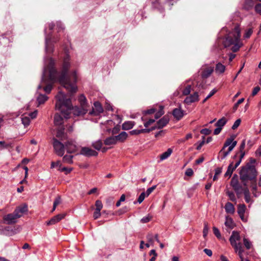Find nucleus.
I'll list each match as a JSON object with an SVG mask.
<instances>
[{"label":"nucleus","instance_id":"nucleus-1","mask_svg":"<svg viewBox=\"0 0 261 261\" xmlns=\"http://www.w3.org/2000/svg\"><path fill=\"white\" fill-rule=\"evenodd\" d=\"M69 57L68 55L64 59L62 70L61 73L56 71L54 67L55 61L52 58L44 59V68L43 72L42 80L38 89L43 88L44 91L49 93L52 89V85L49 83L48 80L46 79L47 74H49V81L50 82L59 81L60 83L69 92V96L75 93L77 90L76 82L77 76L76 71H73L69 75L67 72L70 67Z\"/></svg>","mask_w":261,"mask_h":261},{"label":"nucleus","instance_id":"nucleus-2","mask_svg":"<svg viewBox=\"0 0 261 261\" xmlns=\"http://www.w3.org/2000/svg\"><path fill=\"white\" fill-rule=\"evenodd\" d=\"M56 109L60 111L62 115L66 119L69 117L71 111L76 116L83 115L88 111L89 107L85 96L81 94L79 97V101L81 108L73 107L70 98H67L66 95L61 91H59L56 96Z\"/></svg>","mask_w":261,"mask_h":261},{"label":"nucleus","instance_id":"nucleus-3","mask_svg":"<svg viewBox=\"0 0 261 261\" xmlns=\"http://www.w3.org/2000/svg\"><path fill=\"white\" fill-rule=\"evenodd\" d=\"M241 31L239 25H236L233 30L230 33L223 41L225 47L233 45L231 48L232 51L236 52L242 45L240 41Z\"/></svg>","mask_w":261,"mask_h":261},{"label":"nucleus","instance_id":"nucleus-4","mask_svg":"<svg viewBox=\"0 0 261 261\" xmlns=\"http://www.w3.org/2000/svg\"><path fill=\"white\" fill-rule=\"evenodd\" d=\"M239 174L242 184L246 187L248 180L253 181L255 179L256 177L255 168L253 165L248 163L245 166L242 167Z\"/></svg>","mask_w":261,"mask_h":261},{"label":"nucleus","instance_id":"nucleus-5","mask_svg":"<svg viewBox=\"0 0 261 261\" xmlns=\"http://www.w3.org/2000/svg\"><path fill=\"white\" fill-rule=\"evenodd\" d=\"M230 185L238 195L241 194L242 193L243 187L239 182L238 175H233L231 180Z\"/></svg>","mask_w":261,"mask_h":261},{"label":"nucleus","instance_id":"nucleus-6","mask_svg":"<svg viewBox=\"0 0 261 261\" xmlns=\"http://www.w3.org/2000/svg\"><path fill=\"white\" fill-rule=\"evenodd\" d=\"M241 237L239 232L233 231L232 234L229 238V241L231 246L234 248V249H238V248L241 247L242 245L240 243H237V241H240Z\"/></svg>","mask_w":261,"mask_h":261},{"label":"nucleus","instance_id":"nucleus-7","mask_svg":"<svg viewBox=\"0 0 261 261\" xmlns=\"http://www.w3.org/2000/svg\"><path fill=\"white\" fill-rule=\"evenodd\" d=\"M53 146L56 153L60 156L64 154L65 147L64 145L56 139H54Z\"/></svg>","mask_w":261,"mask_h":261},{"label":"nucleus","instance_id":"nucleus-8","mask_svg":"<svg viewBox=\"0 0 261 261\" xmlns=\"http://www.w3.org/2000/svg\"><path fill=\"white\" fill-rule=\"evenodd\" d=\"M18 218H19V216L17 215L14 211L13 213L9 214L4 216L3 220L6 224H12L16 223Z\"/></svg>","mask_w":261,"mask_h":261},{"label":"nucleus","instance_id":"nucleus-9","mask_svg":"<svg viewBox=\"0 0 261 261\" xmlns=\"http://www.w3.org/2000/svg\"><path fill=\"white\" fill-rule=\"evenodd\" d=\"M201 75L203 79H207L208 77L214 71V68L212 66H209L207 65L202 66L201 68Z\"/></svg>","mask_w":261,"mask_h":261},{"label":"nucleus","instance_id":"nucleus-10","mask_svg":"<svg viewBox=\"0 0 261 261\" xmlns=\"http://www.w3.org/2000/svg\"><path fill=\"white\" fill-rule=\"evenodd\" d=\"M234 139L233 137H231L227 139L225 142L224 143L223 146L224 148H225L228 146V150L227 151L229 153H230V152L233 150L237 144V142L234 141Z\"/></svg>","mask_w":261,"mask_h":261},{"label":"nucleus","instance_id":"nucleus-11","mask_svg":"<svg viewBox=\"0 0 261 261\" xmlns=\"http://www.w3.org/2000/svg\"><path fill=\"white\" fill-rule=\"evenodd\" d=\"M103 108L101 104L98 101L94 103V108L92 110L89 112L90 115H98L103 112Z\"/></svg>","mask_w":261,"mask_h":261},{"label":"nucleus","instance_id":"nucleus-12","mask_svg":"<svg viewBox=\"0 0 261 261\" xmlns=\"http://www.w3.org/2000/svg\"><path fill=\"white\" fill-rule=\"evenodd\" d=\"M241 160H239L234 165H233V163H231L229 166H228L227 170L226 172H225L224 176L225 177H230L233 171L236 170V169L239 166V165L241 163Z\"/></svg>","mask_w":261,"mask_h":261},{"label":"nucleus","instance_id":"nucleus-13","mask_svg":"<svg viewBox=\"0 0 261 261\" xmlns=\"http://www.w3.org/2000/svg\"><path fill=\"white\" fill-rule=\"evenodd\" d=\"M80 154L87 156H97L98 153L96 151L93 150L89 147H82L81 149Z\"/></svg>","mask_w":261,"mask_h":261},{"label":"nucleus","instance_id":"nucleus-14","mask_svg":"<svg viewBox=\"0 0 261 261\" xmlns=\"http://www.w3.org/2000/svg\"><path fill=\"white\" fill-rule=\"evenodd\" d=\"M66 216V214H60L53 217L49 221L46 222L47 225H54L60 222L62 219H64Z\"/></svg>","mask_w":261,"mask_h":261},{"label":"nucleus","instance_id":"nucleus-15","mask_svg":"<svg viewBox=\"0 0 261 261\" xmlns=\"http://www.w3.org/2000/svg\"><path fill=\"white\" fill-rule=\"evenodd\" d=\"M169 121V117L167 116H165L157 122L156 125L155 126L152 127V128H155V129L162 128L166 126L168 123Z\"/></svg>","mask_w":261,"mask_h":261},{"label":"nucleus","instance_id":"nucleus-16","mask_svg":"<svg viewBox=\"0 0 261 261\" xmlns=\"http://www.w3.org/2000/svg\"><path fill=\"white\" fill-rule=\"evenodd\" d=\"M28 211V206L27 204L21 205L15 210V213L20 218L23 215Z\"/></svg>","mask_w":261,"mask_h":261},{"label":"nucleus","instance_id":"nucleus-17","mask_svg":"<svg viewBox=\"0 0 261 261\" xmlns=\"http://www.w3.org/2000/svg\"><path fill=\"white\" fill-rule=\"evenodd\" d=\"M198 94L197 92H195L193 94L187 96L184 100L185 103L187 104H190L198 100Z\"/></svg>","mask_w":261,"mask_h":261},{"label":"nucleus","instance_id":"nucleus-18","mask_svg":"<svg viewBox=\"0 0 261 261\" xmlns=\"http://www.w3.org/2000/svg\"><path fill=\"white\" fill-rule=\"evenodd\" d=\"M66 149L68 152L72 153L76 150V146L72 141H68L65 144Z\"/></svg>","mask_w":261,"mask_h":261},{"label":"nucleus","instance_id":"nucleus-19","mask_svg":"<svg viewBox=\"0 0 261 261\" xmlns=\"http://www.w3.org/2000/svg\"><path fill=\"white\" fill-rule=\"evenodd\" d=\"M172 114L177 120H179L184 116V111L180 108H175L173 110Z\"/></svg>","mask_w":261,"mask_h":261},{"label":"nucleus","instance_id":"nucleus-20","mask_svg":"<svg viewBox=\"0 0 261 261\" xmlns=\"http://www.w3.org/2000/svg\"><path fill=\"white\" fill-rule=\"evenodd\" d=\"M154 129H155V128L134 129L130 132V134L132 135H137L141 133H148Z\"/></svg>","mask_w":261,"mask_h":261},{"label":"nucleus","instance_id":"nucleus-21","mask_svg":"<svg viewBox=\"0 0 261 261\" xmlns=\"http://www.w3.org/2000/svg\"><path fill=\"white\" fill-rule=\"evenodd\" d=\"M45 51L46 54H51L54 51V48L50 39L46 37L45 39Z\"/></svg>","mask_w":261,"mask_h":261},{"label":"nucleus","instance_id":"nucleus-22","mask_svg":"<svg viewBox=\"0 0 261 261\" xmlns=\"http://www.w3.org/2000/svg\"><path fill=\"white\" fill-rule=\"evenodd\" d=\"M226 69L225 66L223 65L221 63L218 62L216 65L215 72L218 74L223 73Z\"/></svg>","mask_w":261,"mask_h":261},{"label":"nucleus","instance_id":"nucleus-23","mask_svg":"<svg viewBox=\"0 0 261 261\" xmlns=\"http://www.w3.org/2000/svg\"><path fill=\"white\" fill-rule=\"evenodd\" d=\"M225 210L227 213L230 214H233L235 212V208L233 205L229 202L226 203Z\"/></svg>","mask_w":261,"mask_h":261},{"label":"nucleus","instance_id":"nucleus-24","mask_svg":"<svg viewBox=\"0 0 261 261\" xmlns=\"http://www.w3.org/2000/svg\"><path fill=\"white\" fill-rule=\"evenodd\" d=\"M54 123L56 125H60L63 123V117L59 114H56L54 117Z\"/></svg>","mask_w":261,"mask_h":261},{"label":"nucleus","instance_id":"nucleus-25","mask_svg":"<svg viewBox=\"0 0 261 261\" xmlns=\"http://www.w3.org/2000/svg\"><path fill=\"white\" fill-rule=\"evenodd\" d=\"M117 141L115 136L110 137L105 140V144L107 145H113L116 144Z\"/></svg>","mask_w":261,"mask_h":261},{"label":"nucleus","instance_id":"nucleus-26","mask_svg":"<svg viewBox=\"0 0 261 261\" xmlns=\"http://www.w3.org/2000/svg\"><path fill=\"white\" fill-rule=\"evenodd\" d=\"M225 225L230 229H232L234 226V224L232 219L229 217H226Z\"/></svg>","mask_w":261,"mask_h":261},{"label":"nucleus","instance_id":"nucleus-27","mask_svg":"<svg viewBox=\"0 0 261 261\" xmlns=\"http://www.w3.org/2000/svg\"><path fill=\"white\" fill-rule=\"evenodd\" d=\"M245 144H246V141H245V140H243L242 141V143L240 146V152L241 153V154H240V159L239 160H241V161H242V159L243 158V157L245 155V151H244V149L245 148Z\"/></svg>","mask_w":261,"mask_h":261},{"label":"nucleus","instance_id":"nucleus-28","mask_svg":"<svg viewBox=\"0 0 261 261\" xmlns=\"http://www.w3.org/2000/svg\"><path fill=\"white\" fill-rule=\"evenodd\" d=\"M135 124L134 122L132 121H128L125 122L122 124V128L125 130H128L133 128Z\"/></svg>","mask_w":261,"mask_h":261},{"label":"nucleus","instance_id":"nucleus-29","mask_svg":"<svg viewBox=\"0 0 261 261\" xmlns=\"http://www.w3.org/2000/svg\"><path fill=\"white\" fill-rule=\"evenodd\" d=\"M47 99L48 97L43 94H39L37 97V101L39 105L44 103Z\"/></svg>","mask_w":261,"mask_h":261},{"label":"nucleus","instance_id":"nucleus-30","mask_svg":"<svg viewBox=\"0 0 261 261\" xmlns=\"http://www.w3.org/2000/svg\"><path fill=\"white\" fill-rule=\"evenodd\" d=\"M172 150L171 148H168L167 150L164 153H163L160 155V160L161 161H163L166 159H167L172 153Z\"/></svg>","mask_w":261,"mask_h":261},{"label":"nucleus","instance_id":"nucleus-31","mask_svg":"<svg viewBox=\"0 0 261 261\" xmlns=\"http://www.w3.org/2000/svg\"><path fill=\"white\" fill-rule=\"evenodd\" d=\"M227 121V119L223 117L222 118L218 120V121L216 123L215 125L217 127H219L222 128L223 126L226 123Z\"/></svg>","mask_w":261,"mask_h":261},{"label":"nucleus","instance_id":"nucleus-32","mask_svg":"<svg viewBox=\"0 0 261 261\" xmlns=\"http://www.w3.org/2000/svg\"><path fill=\"white\" fill-rule=\"evenodd\" d=\"M127 134L126 132H122L120 134L116 136L115 137L117 141H123L127 138Z\"/></svg>","mask_w":261,"mask_h":261},{"label":"nucleus","instance_id":"nucleus-33","mask_svg":"<svg viewBox=\"0 0 261 261\" xmlns=\"http://www.w3.org/2000/svg\"><path fill=\"white\" fill-rule=\"evenodd\" d=\"M254 3L252 0H246L243 8L246 10H250L253 7Z\"/></svg>","mask_w":261,"mask_h":261},{"label":"nucleus","instance_id":"nucleus-34","mask_svg":"<svg viewBox=\"0 0 261 261\" xmlns=\"http://www.w3.org/2000/svg\"><path fill=\"white\" fill-rule=\"evenodd\" d=\"M229 153L227 151L225 150L224 147L219 151L218 159H220L221 160L224 159Z\"/></svg>","mask_w":261,"mask_h":261},{"label":"nucleus","instance_id":"nucleus-35","mask_svg":"<svg viewBox=\"0 0 261 261\" xmlns=\"http://www.w3.org/2000/svg\"><path fill=\"white\" fill-rule=\"evenodd\" d=\"M13 145L12 143L0 141V150L8 148L9 147H13Z\"/></svg>","mask_w":261,"mask_h":261},{"label":"nucleus","instance_id":"nucleus-36","mask_svg":"<svg viewBox=\"0 0 261 261\" xmlns=\"http://www.w3.org/2000/svg\"><path fill=\"white\" fill-rule=\"evenodd\" d=\"M245 205L244 204L240 205L238 208V213L240 216H244L245 212Z\"/></svg>","mask_w":261,"mask_h":261},{"label":"nucleus","instance_id":"nucleus-37","mask_svg":"<svg viewBox=\"0 0 261 261\" xmlns=\"http://www.w3.org/2000/svg\"><path fill=\"white\" fill-rule=\"evenodd\" d=\"M102 142L100 140H98L92 143V146L96 150H99L102 147Z\"/></svg>","mask_w":261,"mask_h":261},{"label":"nucleus","instance_id":"nucleus-38","mask_svg":"<svg viewBox=\"0 0 261 261\" xmlns=\"http://www.w3.org/2000/svg\"><path fill=\"white\" fill-rule=\"evenodd\" d=\"M73 155H66L63 158V161L65 163L71 164L72 163Z\"/></svg>","mask_w":261,"mask_h":261},{"label":"nucleus","instance_id":"nucleus-39","mask_svg":"<svg viewBox=\"0 0 261 261\" xmlns=\"http://www.w3.org/2000/svg\"><path fill=\"white\" fill-rule=\"evenodd\" d=\"M21 121L22 123L24 125V126H27L30 124V119L29 117L23 116L21 118Z\"/></svg>","mask_w":261,"mask_h":261},{"label":"nucleus","instance_id":"nucleus-40","mask_svg":"<svg viewBox=\"0 0 261 261\" xmlns=\"http://www.w3.org/2000/svg\"><path fill=\"white\" fill-rule=\"evenodd\" d=\"M61 202V197H57L54 202L53 207L51 211L54 212L56 210L57 206L59 204H60Z\"/></svg>","mask_w":261,"mask_h":261},{"label":"nucleus","instance_id":"nucleus-41","mask_svg":"<svg viewBox=\"0 0 261 261\" xmlns=\"http://www.w3.org/2000/svg\"><path fill=\"white\" fill-rule=\"evenodd\" d=\"M234 250H235L236 252L238 253V255H239V257L241 259V261H245V260H244V257H243V254H242L243 252L244 251L242 249V247L238 248V249H236Z\"/></svg>","mask_w":261,"mask_h":261},{"label":"nucleus","instance_id":"nucleus-42","mask_svg":"<svg viewBox=\"0 0 261 261\" xmlns=\"http://www.w3.org/2000/svg\"><path fill=\"white\" fill-rule=\"evenodd\" d=\"M226 194L231 201L236 202L237 199L233 192L231 191H227Z\"/></svg>","mask_w":261,"mask_h":261},{"label":"nucleus","instance_id":"nucleus-43","mask_svg":"<svg viewBox=\"0 0 261 261\" xmlns=\"http://www.w3.org/2000/svg\"><path fill=\"white\" fill-rule=\"evenodd\" d=\"M243 243L247 249L251 248L252 246L251 243L247 239L244 238L243 239Z\"/></svg>","mask_w":261,"mask_h":261},{"label":"nucleus","instance_id":"nucleus-44","mask_svg":"<svg viewBox=\"0 0 261 261\" xmlns=\"http://www.w3.org/2000/svg\"><path fill=\"white\" fill-rule=\"evenodd\" d=\"M151 218H152V216L148 214L147 216L143 217L141 219V222L142 223H147L149 221H150L151 220Z\"/></svg>","mask_w":261,"mask_h":261},{"label":"nucleus","instance_id":"nucleus-45","mask_svg":"<svg viewBox=\"0 0 261 261\" xmlns=\"http://www.w3.org/2000/svg\"><path fill=\"white\" fill-rule=\"evenodd\" d=\"M209 228L207 223L205 222L204 224V228L203 229V236L204 238H205L208 232Z\"/></svg>","mask_w":261,"mask_h":261},{"label":"nucleus","instance_id":"nucleus-46","mask_svg":"<svg viewBox=\"0 0 261 261\" xmlns=\"http://www.w3.org/2000/svg\"><path fill=\"white\" fill-rule=\"evenodd\" d=\"M253 33V30L251 28L248 29L245 31L244 35L245 38H249Z\"/></svg>","mask_w":261,"mask_h":261},{"label":"nucleus","instance_id":"nucleus-47","mask_svg":"<svg viewBox=\"0 0 261 261\" xmlns=\"http://www.w3.org/2000/svg\"><path fill=\"white\" fill-rule=\"evenodd\" d=\"M244 100L245 99L244 98H242L238 100V101L233 106V110L234 111L237 110L239 105L242 103L244 101Z\"/></svg>","mask_w":261,"mask_h":261},{"label":"nucleus","instance_id":"nucleus-48","mask_svg":"<svg viewBox=\"0 0 261 261\" xmlns=\"http://www.w3.org/2000/svg\"><path fill=\"white\" fill-rule=\"evenodd\" d=\"M191 90V86H187L185 89L182 91V94L184 95H188L190 93Z\"/></svg>","mask_w":261,"mask_h":261},{"label":"nucleus","instance_id":"nucleus-49","mask_svg":"<svg viewBox=\"0 0 261 261\" xmlns=\"http://www.w3.org/2000/svg\"><path fill=\"white\" fill-rule=\"evenodd\" d=\"M95 206H96V210H100L102 208L103 205L101 201L100 200H96L95 202Z\"/></svg>","mask_w":261,"mask_h":261},{"label":"nucleus","instance_id":"nucleus-50","mask_svg":"<svg viewBox=\"0 0 261 261\" xmlns=\"http://www.w3.org/2000/svg\"><path fill=\"white\" fill-rule=\"evenodd\" d=\"M252 190V193L255 197H257L259 195V193H257L256 191L257 189V186L256 184H252L251 186Z\"/></svg>","mask_w":261,"mask_h":261},{"label":"nucleus","instance_id":"nucleus-51","mask_svg":"<svg viewBox=\"0 0 261 261\" xmlns=\"http://www.w3.org/2000/svg\"><path fill=\"white\" fill-rule=\"evenodd\" d=\"M213 229L214 233L216 236V237L217 238L220 239L221 238V233H220V232L219 231V229L215 226L213 227Z\"/></svg>","mask_w":261,"mask_h":261},{"label":"nucleus","instance_id":"nucleus-52","mask_svg":"<svg viewBox=\"0 0 261 261\" xmlns=\"http://www.w3.org/2000/svg\"><path fill=\"white\" fill-rule=\"evenodd\" d=\"M217 92V90L216 89H213L209 93V94L205 98V99L203 100V103L205 102L208 98L212 97L216 92Z\"/></svg>","mask_w":261,"mask_h":261},{"label":"nucleus","instance_id":"nucleus-53","mask_svg":"<svg viewBox=\"0 0 261 261\" xmlns=\"http://www.w3.org/2000/svg\"><path fill=\"white\" fill-rule=\"evenodd\" d=\"M64 128H61L60 129H59L57 133V135H56L57 137L62 138L64 135Z\"/></svg>","mask_w":261,"mask_h":261},{"label":"nucleus","instance_id":"nucleus-54","mask_svg":"<svg viewBox=\"0 0 261 261\" xmlns=\"http://www.w3.org/2000/svg\"><path fill=\"white\" fill-rule=\"evenodd\" d=\"M156 185H154L152 187L149 188L147 189L145 195H146V196H149L152 192L156 188Z\"/></svg>","mask_w":261,"mask_h":261},{"label":"nucleus","instance_id":"nucleus-55","mask_svg":"<svg viewBox=\"0 0 261 261\" xmlns=\"http://www.w3.org/2000/svg\"><path fill=\"white\" fill-rule=\"evenodd\" d=\"M146 196L145 193L142 192L140 196H139L138 198V202L139 203H141L143 202V201L144 200L145 197Z\"/></svg>","mask_w":261,"mask_h":261},{"label":"nucleus","instance_id":"nucleus-56","mask_svg":"<svg viewBox=\"0 0 261 261\" xmlns=\"http://www.w3.org/2000/svg\"><path fill=\"white\" fill-rule=\"evenodd\" d=\"M241 120L240 119H237L232 125L231 128L232 129H236L240 124L241 123Z\"/></svg>","mask_w":261,"mask_h":261},{"label":"nucleus","instance_id":"nucleus-57","mask_svg":"<svg viewBox=\"0 0 261 261\" xmlns=\"http://www.w3.org/2000/svg\"><path fill=\"white\" fill-rule=\"evenodd\" d=\"M155 122V119H150L148 120V121L144 122V126L147 128L148 127L150 124H152Z\"/></svg>","mask_w":261,"mask_h":261},{"label":"nucleus","instance_id":"nucleus-58","mask_svg":"<svg viewBox=\"0 0 261 261\" xmlns=\"http://www.w3.org/2000/svg\"><path fill=\"white\" fill-rule=\"evenodd\" d=\"M101 215L100 211L96 210L93 214V218L94 219H98Z\"/></svg>","mask_w":261,"mask_h":261},{"label":"nucleus","instance_id":"nucleus-59","mask_svg":"<svg viewBox=\"0 0 261 261\" xmlns=\"http://www.w3.org/2000/svg\"><path fill=\"white\" fill-rule=\"evenodd\" d=\"M204 139H205L204 137H203V138H202V141H201V142H198V143H197V144H198V145H197V147H196V149H197V150H200V149L201 148L202 146L204 145V144L205 143Z\"/></svg>","mask_w":261,"mask_h":261},{"label":"nucleus","instance_id":"nucleus-60","mask_svg":"<svg viewBox=\"0 0 261 261\" xmlns=\"http://www.w3.org/2000/svg\"><path fill=\"white\" fill-rule=\"evenodd\" d=\"M153 236L152 234L149 233L147 234L146 238L148 241L152 245L153 243Z\"/></svg>","mask_w":261,"mask_h":261},{"label":"nucleus","instance_id":"nucleus-61","mask_svg":"<svg viewBox=\"0 0 261 261\" xmlns=\"http://www.w3.org/2000/svg\"><path fill=\"white\" fill-rule=\"evenodd\" d=\"M200 133L202 134H204L205 135H208L211 134V130L208 128H204V129H202L200 130Z\"/></svg>","mask_w":261,"mask_h":261},{"label":"nucleus","instance_id":"nucleus-62","mask_svg":"<svg viewBox=\"0 0 261 261\" xmlns=\"http://www.w3.org/2000/svg\"><path fill=\"white\" fill-rule=\"evenodd\" d=\"M255 11L256 13L261 14V4H258L255 6Z\"/></svg>","mask_w":261,"mask_h":261},{"label":"nucleus","instance_id":"nucleus-63","mask_svg":"<svg viewBox=\"0 0 261 261\" xmlns=\"http://www.w3.org/2000/svg\"><path fill=\"white\" fill-rule=\"evenodd\" d=\"M185 174L188 176H191L193 174V171L192 169L189 168L187 169Z\"/></svg>","mask_w":261,"mask_h":261},{"label":"nucleus","instance_id":"nucleus-64","mask_svg":"<svg viewBox=\"0 0 261 261\" xmlns=\"http://www.w3.org/2000/svg\"><path fill=\"white\" fill-rule=\"evenodd\" d=\"M259 90H260L259 87L257 86V87H255L252 91V95L255 96L259 92Z\"/></svg>","mask_w":261,"mask_h":261}]
</instances>
